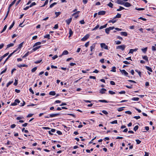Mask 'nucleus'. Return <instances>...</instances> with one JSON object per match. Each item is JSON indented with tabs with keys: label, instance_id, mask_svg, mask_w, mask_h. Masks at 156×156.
I'll return each mask as SVG.
<instances>
[{
	"label": "nucleus",
	"instance_id": "4468645a",
	"mask_svg": "<svg viewBox=\"0 0 156 156\" xmlns=\"http://www.w3.org/2000/svg\"><path fill=\"white\" fill-rule=\"evenodd\" d=\"M69 53L68 51L67 50H65L64 51L62 54V55H67Z\"/></svg>",
	"mask_w": 156,
	"mask_h": 156
},
{
	"label": "nucleus",
	"instance_id": "e2e57ef3",
	"mask_svg": "<svg viewBox=\"0 0 156 156\" xmlns=\"http://www.w3.org/2000/svg\"><path fill=\"white\" fill-rule=\"evenodd\" d=\"M17 105V104L16 103V102H15V101H14V102L13 103H12L11 105L12 106H16Z\"/></svg>",
	"mask_w": 156,
	"mask_h": 156
},
{
	"label": "nucleus",
	"instance_id": "338daca9",
	"mask_svg": "<svg viewBox=\"0 0 156 156\" xmlns=\"http://www.w3.org/2000/svg\"><path fill=\"white\" fill-rule=\"evenodd\" d=\"M57 133L59 135H61L62 134V133L60 131H57Z\"/></svg>",
	"mask_w": 156,
	"mask_h": 156
},
{
	"label": "nucleus",
	"instance_id": "774afa93",
	"mask_svg": "<svg viewBox=\"0 0 156 156\" xmlns=\"http://www.w3.org/2000/svg\"><path fill=\"white\" fill-rule=\"evenodd\" d=\"M80 23L81 24H84L85 23V22L83 20H82L80 21Z\"/></svg>",
	"mask_w": 156,
	"mask_h": 156
},
{
	"label": "nucleus",
	"instance_id": "7ed1b4c3",
	"mask_svg": "<svg viewBox=\"0 0 156 156\" xmlns=\"http://www.w3.org/2000/svg\"><path fill=\"white\" fill-rule=\"evenodd\" d=\"M89 35L88 34H87L82 38L81 40L83 41H85L89 38Z\"/></svg>",
	"mask_w": 156,
	"mask_h": 156
},
{
	"label": "nucleus",
	"instance_id": "8fccbe9b",
	"mask_svg": "<svg viewBox=\"0 0 156 156\" xmlns=\"http://www.w3.org/2000/svg\"><path fill=\"white\" fill-rule=\"evenodd\" d=\"M9 54V53H7L5 54H4L3 56H2V58H3L5 57L8 55Z\"/></svg>",
	"mask_w": 156,
	"mask_h": 156
},
{
	"label": "nucleus",
	"instance_id": "ddd939ff",
	"mask_svg": "<svg viewBox=\"0 0 156 156\" xmlns=\"http://www.w3.org/2000/svg\"><path fill=\"white\" fill-rule=\"evenodd\" d=\"M120 34L121 35L124 36H127V33L125 32H122L120 33Z\"/></svg>",
	"mask_w": 156,
	"mask_h": 156
},
{
	"label": "nucleus",
	"instance_id": "13d9d810",
	"mask_svg": "<svg viewBox=\"0 0 156 156\" xmlns=\"http://www.w3.org/2000/svg\"><path fill=\"white\" fill-rule=\"evenodd\" d=\"M102 112L105 115H107L108 114V112L105 110H103L102 111Z\"/></svg>",
	"mask_w": 156,
	"mask_h": 156
},
{
	"label": "nucleus",
	"instance_id": "6ab92c4d",
	"mask_svg": "<svg viewBox=\"0 0 156 156\" xmlns=\"http://www.w3.org/2000/svg\"><path fill=\"white\" fill-rule=\"evenodd\" d=\"M147 47H146L144 48H142L141 50L144 53H146V52L147 50Z\"/></svg>",
	"mask_w": 156,
	"mask_h": 156
},
{
	"label": "nucleus",
	"instance_id": "f704fd0d",
	"mask_svg": "<svg viewBox=\"0 0 156 156\" xmlns=\"http://www.w3.org/2000/svg\"><path fill=\"white\" fill-rule=\"evenodd\" d=\"M135 9L136 10H139V11L143 10H144L145 9H144L143 8H137V7L135 8Z\"/></svg>",
	"mask_w": 156,
	"mask_h": 156
},
{
	"label": "nucleus",
	"instance_id": "a878e982",
	"mask_svg": "<svg viewBox=\"0 0 156 156\" xmlns=\"http://www.w3.org/2000/svg\"><path fill=\"white\" fill-rule=\"evenodd\" d=\"M124 8L123 7H122L121 6H119V9H117V11H121L122 10L124 9Z\"/></svg>",
	"mask_w": 156,
	"mask_h": 156
},
{
	"label": "nucleus",
	"instance_id": "6e6d98bb",
	"mask_svg": "<svg viewBox=\"0 0 156 156\" xmlns=\"http://www.w3.org/2000/svg\"><path fill=\"white\" fill-rule=\"evenodd\" d=\"M115 42L116 43V44L118 45L121 44V41H116Z\"/></svg>",
	"mask_w": 156,
	"mask_h": 156
},
{
	"label": "nucleus",
	"instance_id": "423d86ee",
	"mask_svg": "<svg viewBox=\"0 0 156 156\" xmlns=\"http://www.w3.org/2000/svg\"><path fill=\"white\" fill-rule=\"evenodd\" d=\"M106 13V12L105 11H101L98 12V15H104Z\"/></svg>",
	"mask_w": 156,
	"mask_h": 156
},
{
	"label": "nucleus",
	"instance_id": "72a5a7b5",
	"mask_svg": "<svg viewBox=\"0 0 156 156\" xmlns=\"http://www.w3.org/2000/svg\"><path fill=\"white\" fill-rule=\"evenodd\" d=\"M61 14V12H55V14L56 15V17H57L59 15H60Z\"/></svg>",
	"mask_w": 156,
	"mask_h": 156
},
{
	"label": "nucleus",
	"instance_id": "0e129e2a",
	"mask_svg": "<svg viewBox=\"0 0 156 156\" xmlns=\"http://www.w3.org/2000/svg\"><path fill=\"white\" fill-rule=\"evenodd\" d=\"M119 93L120 94H125L126 93V92L125 91H122L119 92Z\"/></svg>",
	"mask_w": 156,
	"mask_h": 156
},
{
	"label": "nucleus",
	"instance_id": "20e7f679",
	"mask_svg": "<svg viewBox=\"0 0 156 156\" xmlns=\"http://www.w3.org/2000/svg\"><path fill=\"white\" fill-rule=\"evenodd\" d=\"M123 5L124 6L127 7H129L131 5V4L128 2H124Z\"/></svg>",
	"mask_w": 156,
	"mask_h": 156
},
{
	"label": "nucleus",
	"instance_id": "bb28decb",
	"mask_svg": "<svg viewBox=\"0 0 156 156\" xmlns=\"http://www.w3.org/2000/svg\"><path fill=\"white\" fill-rule=\"evenodd\" d=\"M13 45L14 44L13 43H10L9 44H8L7 46V48H8L11 47L13 46Z\"/></svg>",
	"mask_w": 156,
	"mask_h": 156
},
{
	"label": "nucleus",
	"instance_id": "4be33fe9",
	"mask_svg": "<svg viewBox=\"0 0 156 156\" xmlns=\"http://www.w3.org/2000/svg\"><path fill=\"white\" fill-rule=\"evenodd\" d=\"M41 47V46H40L36 47L34 48L32 50L33 51H35L36 50H37L39 48Z\"/></svg>",
	"mask_w": 156,
	"mask_h": 156
},
{
	"label": "nucleus",
	"instance_id": "c03bdc74",
	"mask_svg": "<svg viewBox=\"0 0 156 156\" xmlns=\"http://www.w3.org/2000/svg\"><path fill=\"white\" fill-rule=\"evenodd\" d=\"M99 27V26L98 25H97L94 29H92V30H97L98 28Z\"/></svg>",
	"mask_w": 156,
	"mask_h": 156
},
{
	"label": "nucleus",
	"instance_id": "c9c22d12",
	"mask_svg": "<svg viewBox=\"0 0 156 156\" xmlns=\"http://www.w3.org/2000/svg\"><path fill=\"white\" fill-rule=\"evenodd\" d=\"M37 69V67H34L31 69V72L32 73L36 71Z\"/></svg>",
	"mask_w": 156,
	"mask_h": 156
},
{
	"label": "nucleus",
	"instance_id": "de8ad7c7",
	"mask_svg": "<svg viewBox=\"0 0 156 156\" xmlns=\"http://www.w3.org/2000/svg\"><path fill=\"white\" fill-rule=\"evenodd\" d=\"M138 126H136L133 128V130L134 131H136L138 129Z\"/></svg>",
	"mask_w": 156,
	"mask_h": 156
},
{
	"label": "nucleus",
	"instance_id": "603ef678",
	"mask_svg": "<svg viewBox=\"0 0 156 156\" xmlns=\"http://www.w3.org/2000/svg\"><path fill=\"white\" fill-rule=\"evenodd\" d=\"M42 61V59H41L40 60L34 62V63L35 64H38L40 63L41 61Z\"/></svg>",
	"mask_w": 156,
	"mask_h": 156
},
{
	"label": "nucleus",
	"instance_id": "f3484780",
	"mask_svg": "<svg viewBox=\"0 0 156 156\" xmlns=\"http://www.w3.org/2000/svg\"><path fill=\"white\" fill-rule=\"evenodd\" d=\"M145 67L146 69H147V70H148L150 71L151 72H152V70L151 67H150L149 66H145Z\"/></svg>",
	"mask_w": 156,
	"mask_h": 156
},
{
	"label": "nucleus",
	"instance_id": "c756f323",
	"mask_svg": "<svg viewBox=\"0 0 156 156\" xmlns=\"http://www.w3.org/2000/svg\"><path fill=\"white\" fill-rule=\"evenodd\" d=\"M110 30L109 28H106L105 29V32L108 34L109 33V32Z\"/></svg>",
	"mask_w": 156,
	"mask_h": 156
},
{
	"label": "nucleus",
	"instance_id": "9d476101",
	"mask_svg": "<svg viewBox=\"0 0 156 156\" xmlns=\"http://www.w3.org/2000/svg\"><path fill=\"white\" fill-rule=\"evenodd\" d=\"M117 3L119 4L123 5L124 2L121 0H118L116 2Z\"/></svg>",
	"mask_w": 156,
	"mask_h": 156
},
{
	"label": "nucleus",
	"instance_id": "ea45409f",
	"mask_svg": "<svg viewBox=\"0 0 156 156\" xmlns=\"http://www.w3.org/2000/svg\"><path fill=\"white\" fill-rule=\"evenodd\" d=\"M29 51L27 52V53H26L23 57V58H24L26 57L29 55Z\"/></svg>",
	"mask_w": 156,
	"mask_h": 156
},
{
	"label": "nucleus",
	"instance_id": "4d7b16f0",
	"mask_svg": "<svg viewBox=\"0 0 156 156\" xmlns=\"http://www.w3.org/2000/svg\"><path fill=\"white\" fill-rule=\"evenodd\" d=\"M17 81V80L15 79V81L14 83V85L15 86H16L17 85L18 83Z\"/></svg>",
	"mask_w": 156,
	"mask_h": 156
},
{
	"label": "nucleus",
	"instance_id": "49530a36",
	"mask_svg": "<svg viewBox=\"0 0 156 156\" xmlns=\"http://www.w3.org/2000/svg\"><path fill=\"white\" fill-rule=\"evenodd\" d=\"M112 124H117V120H115V121H113L110 122Z\"/></svg>",
	"mask_w": 156,
	"mask_h": 156
},
{
	"label": "nucleus",
	"instance_id": "a18cd8bd",
	"mask_svg": "<svg viewBox=\"0 0 156 156\" xmlns=\"http://www.w3.org/2000/svg\"><path fill=\"white\" fill-rule=\"evenodd\" d=\"M36 5V3L35 2H33L29 6V7H32V6L35 5Z\"/></svg>",
	"mask_w": 156,
	"mask_h": 156
},
{
	"label": "nucleus",
	"instance_id": "6e6552de",
	"mask_svg": "<svg viewBox=\"0 0 156 156\" xmlns=\"http://www.w3.org/2000/svg\"><path fill=\"white\" fill-rule=\"evenodd\" d=\"M106 91V89L105 88H102L100 91V93L101 94H104L105 93V92Z\"/></svg>",
	"mask_w": 156,
	"mask_h": 156
},
{
	"label": "nucleus",
	"instance_id": "1a4fd4ad",
	"mask_svg": "<svg viewBox=\"0 0 156 156\" xmlns=\"http://www.w3.org/2000/svg\"><path fill=\"white\" fill-rule=\"evenodd\" d=\"M59 115V114L58 113V114H50L49 115V117L52 118L53 117H55V116H57L58 115Z\"/></svg>",
	"mask_w": 156,
	"mask_h": 156
},
{
	"label": "nucleus",
	"instance_id": "864d4df0",
	"mask_svg": "<svg viewBox=\"0 0 156 156\" xmlns=\"http://www.w3.org/2000/svg\"><path fill=\"white\" fill-rule=\"evenodd\" d=\"M152 50L153 51H155L156 50V48L154 46H152Z\"/></svg>",
	"mask_w": 156,
	"mask_h": 156
},
{
	"label": "nucleus",
	"instance_id": "2f4dec72",
	"mask_svg": "<svg viewBox=\"0 0 156 156\" xmlns=\"http://www.w3.org/2000/svg\"><path fill=\"white\" fill-rule=\"evenodd\" d=\"M7 25H5L4 27L2 30L1 31V33H2L4 32L6 29L7 28Z\"/></svg>",
	"mask_w": 156,
	"mask_h": 156
},
{
	"label": "nucleus",
	"instance_id": "7c9ffc66",
	"mask_svg": "<svg viewBox=\"0 0 156 156\" xmlns=\"http://www.w3.org/2000/svg\"><path fill=\"white\" fill-rule=\"evenodd\" d=\"M57 2H54V3H53L51 4L50 5V6H49V7L50 8H52L54 5H56L57 4Z\"/></svg>",
	"mask_w": 156,
	"mask_h": 156
},
{
	"label": "nucleus",
	"instance_id": "bf43d9fd",
	"mask_svg": "<svg viewBox=\"0 0 156 156\" xmlns=\"http://www.w3.org/2000/svg\"><path fill=\"white\" fill-rule=\"evenodd\" d=\"M7 70V68H6L4 70L2 71V72L1 73L0 75L2 74L3 73H5Z\"/></svg>",
	"mask_w": 156,
	"mask_h": 156
},
{
	"label": "nucleus",
	"instance_id": "dca6fc26",
	"mask_svg": "<svg viewBox=\"0 0 156 156\" xmlns=\"http://www.w3.org/2000/svg\"><path fill=\"white\" fill-rule=\"evenodd\" d=\"M17 66L21 68V67H27V66L25 65V64H22V65H18Z\"/></svg>",
	"mask_w": 156,
	"mask_h": 156
},
{
	"label": "nucleus",
	"instance_id": "5fc2aeb1",
	"mask_svg": "<svg viewBox=\"0 0 156 156\" xmlns=\"http://www.w3.org/2000/svg\"><path fill=\"white\" fill-rule=\"evenodd\" d=\"M136 141L137 144H139L141 142V141L138 139L136 140Z\"/></svg>",
	"mask_w": 156,
	"mask_h": 156
},
{
	"label": "nucleus",
	"instance_id": "cd10ccee",
	"mask_svg": "<svg viewBox=\"0 0 156 156\" xmlns=\"http://www.w3.org/2000/svg\"><path fill=\"white\" fill-rule=\"evenodd\" d=\"M49 94L51 95H55V91H51L49 92Z\"/></svg>",
	"mask_w": 156,
	"mask_h": 156
},
{
	"label": "nucleus",
	"instance_id": "79ce46f5",
	"mask_svg": "<svg viewBox=\"0 0 156 156\" xmlns=\"http://www.w3.org/2000/svg\"><path fill=\"white\" fill-rule=\"evenodd\" d=\"M99 101L101 102H105V103H108V102L105 100H99Z\"/></svg>",
	"mask_w": 156,
	"mask_h": 156
},
{
	"label": "nucleus",
	"instance_id": "e433bc0d",
	"mask_svg": "<svg viewBox=\"0 0 156 156\" xmlns=\"http://www.w3.org/2000/svg\"><path fill=\"white\" fill-rule=\"evenodd\" d=\"M135 71L137 73L139 74V76L140 77H141V73L140 72V71H139L137 70V69H136L135 70Z\"/></svg>",
	"mask_w": 156,
	"mask_h": 156
},
{
	"label": "nucleus",
	"instance_id": "39448f33",
	"mask_svg": "<svg viewBox=\"0 0 156 156\" xmlns=\"http://www.w3.org/2000/svg\"><path fill=\"white\" fill-rule=\"evenodd\" d=\"M138 48H135L134 49H130L129 50V54L131 53L132 54L133 53V52L136 51L138 50Z\"/></svg>",
	"mask_w": 156,
	"mask_h": 156
},
{
	"label": "nucleus",
	"instance_id": "b1692460",
	"mask_svg": "<svg viewBox=\"0 0 156 156\" xmlns=\"http://www.w3.org/2000/svg\"><path fill=\"white\" fill-rule=\"evenodd\" d=\"M14 24H15V22H14V21L12 23V24L10 25V27H9V29L10 30H11L13 27Z\"/></svg>",
	"mask_w": 156,
	"mask_h": 156
},
{
	"label": "nucleus",
	"instance_id": "f257e3e1",
	"mask_svg": "<svg viewBox=\"0 0 156 156\" xmlns=\"http://www.w3.org/2000/svg\"><path fill=\"white\" fill-rule=\"evenodd\" d=\"M126 47V46L123 44L121 45L118 46L116 47V49H120L122 51H123L125 49Z\"/></svg>",
	"mask_w": 156,
	"mask_h": 156
},
{
	"label": "nucleus",
	"instance_id": "412c9836",
	"mask_svg": "<svg viewBox=\"0 0 156 156\" xmlns=\"http://www.w3.org/2000/svg\"><path fill=\"white\" fill-rule=\"evenodd\" d=\"M41 44V43L40 42H36L34 45L33 46V47H34L35 46H37L38 45H39Z\"/></svg>",
	"mask_w": 156,
	"mask_h": 156
},
{
	"label": "nucleus",
	"instance_id": "9b49d317",
	"mask_svg": "<svg viewBox=\"0 0 156 156\" xmlns=\"http://www.w3.org/2000/svg\"><path fill=\"white\" fill-rule=\"evenodd\" d=\"M72 20V18H70L69 19L67 20H66V22L67 24L69 25L70 23H71Z\"/></svg>",
	"mask_w": 156,
	"mask_h": 156
},
{
	"label": "nucleus",
	"instance_id": "09e8293b",
	"mask_svg": "<svg viewBox=\"0 0 156 156\" xmlns=\"http://www.w3.org/2000/svg\"><path fill=\"white\" fill-rule=\"evenodd\" d=\"M22 131L23 132H24L25 133H27L28 132V131L27 130H25V129L24 128H23L22 129Z\"/></svg>",
	"mask_w": 156,
	"mask_h": 156
},
{
	"label": "nucleus",
	"instance_id": "aec40b11",
	"mask_svg": "<svg viewBox=\"0 0 156 156\" xmlns=\"http://www.w3.org/2000/svg\"><path fill=\"white\" fill-rule=\"evenodd\" d=\"M142 58L146 60L147 62H148V58L147 56H146V55L142 57Z\"/></svg>",
	"mask_w": 156,
	"mask_h": 156
},
{
	"label": "nucleus",
	"instance_id": "f03ea898",
	"mask_svg": "<svg viewBox=\"0 0 156 156\" xmlns=\"http://www.w3.org/2000/svg\"><path fill=\"white\" fill-rule=\"evenodd\" d=\"M101 48H103L105 49H108V47L105 43L101 44Z\"/></svg>",
	"mask_w": 156,
	"mask_h": 156
},
{
	"label": "nucleus",
	"instance_id": "37998d69",
	"mask_svg": "<svg viewBox=\"0 0 156 156\" xmlns=\"http://www.w3.org/2000/svg\"><path fill=\"white\" fill-rule=\"evenodd\" d=\"M13 81L9 82L7 84L6 87H8L9 85H10V84H11L13 83Z\"/></svg>",
	"mask_w": 156,
	"mask_h": 156
},
{
	"label": "nucleus",
	"instance_id": "4c0bfd02",
	"mask_svg": "<svg viewBox=\"0 0 156 156\" xmlns=\"http://www.w3.org/2000/svg\"><path fill=\"white\" fill-rule=\"evenodd\" d=\"M107 5L110 7L112 8L113 4L111 2H110Z\"/></svg>",
	"mask_w": 156,
	"mask_h": 156
},
{
	"label": "nucleus",
	"instance_id": "3c124183",
	"mask_svg": "<svg viewBox=\"0 0 156 156\" xmlns=\"http://www.w3.org/2000/svg\"><path fill=\"white\" fill-rule=\"evenodd\" d=\"M123 108H124V107L119 108H118V110L119 112H120V111H122L123 110Z\"/></svg>",
	"mask_w": 156,
	"mask_h": 156
},
{
	"label": "nucleus",
	"instance_id": "5701e85b",
	"mask_svg": "<svg viewBox=\"0 0 156 156\" xmlns=\"http://www.w3.org/2000/svg\"><path fill=\"white\" fill-rule=\"evenodd\" d=\"M23 42H22L19 45L17 48V49H20V48H21V47H22V46L23 45Z\"/></svg>",
	"mask_w": 156,
	"mask_h": 156
},
{
	"label": "nucleus",
	"instance_id": "a19ab883",
	"mask_svg": "<svg viewBox=\"0 0 156 156\" xmlns=\"http://www.w3.org/2000/svg\"><path fill=\"white\" fill-rule=\"evenodd\" d=\"M108 92L111 94H115V92L112 90H109Z\"/></svg>",
	"mask_w": 156,
	"mask_h": 156
},
{
	"label": "nucleus",
	"instance_id": "473e14b6",
	"mask_svg": "<svg viewBox=\"0 0 156 156\" xmlns=\"http://www.w3.org/2000/svg\"><path fill=\"white\" fill-rule=\"evenodd\" d=\"M16 0H14L11 4H10L9 5H10V7H12L16 2Z\"/></svg>",
	"mask_w": 156,
	"mask_h": 156
},
{
	"label": "nucleus",
	"instance_id": "f8f14e48",
	"mask_svg": "<svg viewBox=\"0 0 156 156\" xmlns=\"http://www.w3.org/2000/svg\"><path fill=\"white\" fill-rule=\"evenodd\" d=\"M95 47V45L94 44L91 46H90V51H92L94 50Z\"/></svg>",
	"mask_w": 156,
	"mask_h": 156
},
{
	"label": "nucleus",
	"instance_id": "58836bf2",
	"mask_svg": "<svg viewBox=\"0 0 156 156\" xmlns=\"http://www.w3.org/2000/svg\"><path fill=\"white\" fill-rule=\"evenodd\" d=\"M50 34H48L47 35H46L44 36V38H48V39H50Z\"/></svg>",
	"mask_w": 156,
	"mask_h": 156
},
{
	"label": "nucleus",
	"instance_id": "a211bd4d",
	"mask_svg": "<svg viewBox=\"0 0 156 156\" xmlns=\"http://www.w3.org/2000/svg\"><path fill=\"white\" fill-rule=\"evenodd\" d=\"M121 14L119 13H117V15L115 16V17H114V19L116 18H120L121 17Z\"/></svg>",
	"mask_w": 156,
	"mask_h": 156
},
{
	"label": "nucleus",
	"instance_id": "0eeeda50",
	"mask_svg": "<svg viewBox=\"0 0 156 156\" xmlns=\"http://www.w3.org/2000/svg\"><path fill=\"white\" fill-rule=\"evenodd\" d=\"M122 73L124 74V75L126 76H128V73L124 69L121 70Z\"/></svg>",
	"mask_w": 156,
	"mask_h": 156
},
{
	"label": "nucleus",
	"instance_id": "393cba45",
	"mask_svg": "<svg viewBox=\"0 0 156 156\" xmlns=\"http://www.w3.org/2000/svg\"><path fill=\"white\" fill-rule=\"evenodd\" d=\"M116 67L115 66H113L112 68V69L111 71L115 72L116 71Z\"/></svg>",
	"mask_w": 156,
	"mask_h": 156
},
{
	"label": "nucleus",
	"instance_id": "c85d7f7f",
	"mask_svg": "<svg viewBox=\"0 0 156 156\" xmlns=\"http://www.w3.org/2000/svg\"><path fill=\"white\" fill-rule=\"evenodd\" d=\"M139 98H133L131 99L132 100L134 101H138Z\"/></svg>",
	"mask_w": 156,
	"mask_h": 156
},
{
	"label": "nucleus",
	"instance_id": "052dcab7",
	"mask_svg": "<svg viewBox=\"0 0 156 156\" xmlns=\"http://www.w3.org/2000/svg\"><path fill=\"white\" fill-rule=\"evenodd\" d=\"M125 113H126V114H128L130 115L131 114L132 112L130 111H126Z\"/></svg>",
	"mask_w": 156,
	"mask_h": 156
},
{
	"label": "nucleus",
	"instance_id": "2eb2a0df",
	"mask_svg": "<svg viewBox=\"0 0 156 156\" xmlns=\"http://www.w3.org/2000/svg\"><path fill=\"white\" fill-rule=\"evenodd\" d=\"M69 37H70L71 35H72L73 34V32L71 29H70L69 30Z\"/></svg>",
	"mask_w": 156,
	"mask_h": 156
},
{
	"label": "nucleus",
	"instance_id": "680f3d73",
	"mask_svg": "<svg viewBox=\"0 0 156 156\" xmlns=\"http://www.w3.org/2000/svg\"><path fill=\"white\" fill-rule=\"evenodd\" d=\"M110 83L112 85H115V83L113 81H111L110 82Z\"/></svg>",
	"mask_w": 156,
	"mask_h": 156
},
{
	"label": "nucleus",
	"instance_id": "69168bd1",
	"mask_svg": "<svg viewBox=\"0 0 156 156\" xmlns=\"http://www.w3.org/2000/svg\"><path fill=\"white\" fill-rule=\"evenodd\" d=\"M15 102H16V103L17 104V103H19L20 102V101L18 99H15Z\"/></svg>",
	"mask_w": 156,
	"mask_h": 156
}]
</instances>
